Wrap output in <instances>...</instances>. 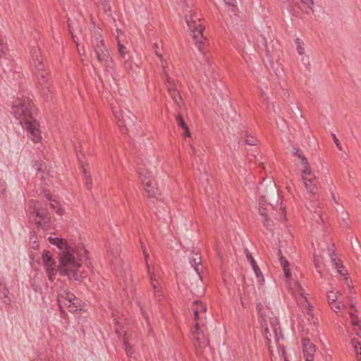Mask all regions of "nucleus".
<instances>
[{
    "mask_svg": "<svg viewBox=\"0 0 361 361\" xmlns=\"http://www.w3.org/2000/svg\"><path fill=\"white\" fill-rule=\"evenodd\" d=\"M11 113L26 128L28 137L34 142H39L41 140V131L39 123L34 118L36 109L32 101L27 97L18 98L13 102Z\"/></svg>",
    "mask_w": 361,
    "mask_h": 361,
    "instance_id": "obj_1",
    "label": "nucleus"
},
{
    "mask_svg": "<svg viewBox=\"0 0 361 361\" xmlns=\"http://www.w3.org/2000/svg\"><path fill=\"white\" fill-rule=\"evenodd\" d=\"M85 252L82 248L68 257L65 255L59 262V272L61 276H66L70 280L79 281L82 274L78 271L81 267L82 255Z\"/></svg>",
    "mask_w": 361,
    "mask_h": 361,
    "instance_id": "obj_2",
    "label": "nucleus"
},
{
    "mask_svg": "<svg viewBox=\"0 0 361 361\" xmlns=\"http://www.w3.org/2000/svg\"><path fill=\"white\" fill-rule=\"evenodd\" d=\"M30 53L32 63L36 69L35 74L37 76L39 85L42 88V95L44 99L48 100L51 98V91L47 77L48 73L45 69V65L43 63V59L41 56V50L38 47H32Z\"/></svg>",
    "mask_w": 361,
    "mask_h": 361,
    "instance_id": "obj_3",
    "label": "nucleus"
},
{
    "mask_svg": "<svg viewBox=\"0 0 361 361\" xmlns=\"http://www.w3.org/2000/svg\"><path fill=\"white\" fill-rule=\"evenodd\" d=\"M35 221L37 228L47 230L49 228L51 216L47 209L40 202H35L30 216Z\"/></svg>",
    "mask_w": 361,
    "mask_h": 361,
    "instance_id": "obj_4",
    "label": "nucleus"
},
{
    "mask_svg": "<svg viewBox=\"0 0 361 361\" xmlns=\"http://www.w3.org/2000/svg\"><path fill=\"white\" fill-rule=\"evenodd\" d=\"M111 109L119 126L124 127L127 130L134 128L136 117L132 112L127 109L123 111L116 106H112Z\"/></svg>",
    "mask_w": 361,
    "mask_h": 361,
    "instance_id": "obj_5",
    "label": "nucleus"
},
{
    "mask_svg": "<svg viewBox=\"0 0 361 361\" xmlns=\"http://www.w3.org/2000/svg\"><path fill=\"white\" fill-rule=\"evenodd\" d=\"M185 19L188 27L192 34L194 40L195 41V45L198 50L203 53L202 39L204 38L202 35V27L201 25H197L196 20L200 21V19L196 16L185 15Z\"/></svg>",
    "mask_w": 361,
    "mask_h": 361,
    "instance_id": "obj_6",
    "label": "nucleus"
},
{
    "mask_svg": "<svg viewBox=\"0 0 361 361\" xmlns=\"http://www.w3.org/2000/svg\"><path fill=\"white\" fill-rule=\"evenodd\" d=\"M137 173H139L142 185L148 196L158 200V190L156 187V183L151 179L150 173L142 167L138 168Z\"/></svg>",
    "mask_w": 361,
    "mask_h": 361,
    "instance_id": "obj_7",
    "label": "nucleus"
},
{
    "mask_svg": "<svg viewBox=\"0 0 361 361\" xmlns=\"http://www.w3.org/2000/svg\"><path fill=\"white\" fill-rule=\"evenodd\" d=\"M49 243L52 245H55L59 250V262L65 255L68 257V256L79 252V249H76L75 247L68 244L66 240L59 237H49L48 238Z\"/></svg>",
    "mask_w": 361,
    "mask_h": 361,
    "instance_id": "obj_8",
    "label": "nucleus"
},
{
    "mask_svg": "<svg viewBox=\"0 0 361 361\" xmlns=\"http://www.w3.org/2000/svg\"><path fill=\"white\" fill-rule=\"evenodd\" d=\"M42 260L49 280L52 282L56 274L59 272V265L56 266V262L53 259L52 255L49 250L44 251L42 254Z\"/></svg>",
    "mask_w": 361,
    "mask_h": 361,
    "instance_id": "obj_9",
    "label": "nucleus"
},
{
    "mask_svg": "<svg viewBox=\"0 0 361 361\" xmlns=\"http://www.w3.org/2000/svg\"><path fill=\"white\" fill-rule=\"evenodd\" d=\"M94 54L99 62L106 67H111L113 63L112 58L109 50L104 46L103 42H97L94 48Z\"/></svg>",
    "mask_w": 361,
    "mask_h": 361,
    "instance_id": "obj_10",
    "label": "nucleus"
},
{
    "mask_svg": "<svg viewBox=\"0 0 361 361\" xmlns=\"http://www.w3.org/2000/svg\"><path fill=\"white\" fill-rule=\"evenodd\" d=\"M144 254L145 255V260H147L148 255L146 253L145 250H144ZM146 264L147 267V274L149 277L151 286L154 290V296L156 298H160L161 296V293L159 290V283L155 276V274L154 272L153 269L150 267L147 261H146Z\"/></svg>",
    "mask_w": 361,
    "mask_h": 361,
    "instance_id": "obj_11",
    "label": "nucleus"
},
{
    "mask_svg": "<svg viewBox=\"0 0 361 361\" xmlns=\"http://www.w3.org/2000/svg\"><path fill=\"white\" fill-rule=\"evenodd\" d=\"M302 345L304 356L306 357V361H313L314 353L316 351L315 345L311 343L309 338H302Z\"/></svg>",
    "mask_w": 361,
    "mask_h": 361,
    "instance_id": "obj_12",
    "label": "nucleus"
},
{
    "mask_svg": "<svg viewBox=\"0 0 361 361\" xmlns=\"http://www.w3.org/2000/svg\"><path fill=\"white\" fill-rule=\"evenodd\" d=\"M276 255L279 258L281 265L283 267L284 276L287 281L290 280L292 277V274L289 268L290 264L286 259L285 257H283L281 254V250H278L276 252Z\"/></svg>",
    "mask_w": 361,
    "mask_h": 361,
    "instance_id": "obj_13",
    "label": "nucleus"
},
{
    "mask_svg": "<svg viewBox=\"0 0 361 361\" xmlns=\"http://www.w3.org/2000/svg\"><path fill=\"white\" fill-rule=\"evenodd\" d=\"M245 252L246 257H247V260L249 261V262L250 263V264L252 267V269L256 275V277L258 279L261 278V281H259V283L262 284L264 281V279L262 273L260 271L259 267H258L257 262H255V259L253 258V257L252 256V255L249 252V250L247 249H245Z\"/></svg>",
    "mask_w": 361,
    "mask_h": 361,
    "instance_id": "obj_14",
    "label": "nucleus"
},
{
    "mask_svg": "<svg viewBox=\"0 0 361 361\" xmlns=\"http://www.w3.org/2000/svg\"><path fill=\"white\" fill-rule=\"evenodd\" d=\"M58 298H60L61 301L63 300V302H72V305L75 307L81 306V300L79 298H77L75 295L71 292L64 290L58 295Z\"/></svg>",
    "mask_w": 361,
    "mask_h": 361,
    "instance_id": "obj_15",
    "label": "nucleus"
},
{
    "mask_svg": "<svg viewBox=\"0 0 361 361\" xmlns=\"http://www.w3.org/2000/svg\"><path fill=\"white\" fill-rule=\"evenodd\" d=\"M34 167L37 171V176L41 179V180H46L47 176H49V171L47 169V165L45 162H43L42 161H36Z\"/></svg>",
    "mask_w": 361,
    "mask_h": 361,
    "instance_id": "obj_16",
    "label": "nucleus"
},
{
    "mask_svg": "<svg viewBox=\"0 0 361 361\" xmlns=\"http://www.w3.org/2000/svg\"><path fill=\"white\" fill-rule=\"evenodd\" d=\"M306 190L312 195H315L318 188L315 183L314 178H304L302 179Z\"/></svg>",
    "mask_w": 361,
    "mask_h": 361,
    "instance_id": "obj_17",
    "label": "nucleus"
},
{
    "mask_svg": "<svg viewBox=\"0 0 361 361\" xmlns=\"http://www.w3.org/2000/svg\"><path fill=\"white\" fill-rule=\"evenodd\" d=\"M190 264L192 267H193L195 269V271L197 272L198 274H200V271L198 269V266L201 265V256L199 253H194L191 257L189 258Z\"/></svg>",
    "mask_w": 361,
    "mask_h": 361,
    "instance_id": "obj_18",
    "label": "nucleus"
},
{
    "mask_svg": "<svg viewBox=\"0 0 361 361\" xmlns=\"http://www.w3.org/2000/svg\"><path fill=\"white\" fill-rule=\"evenodd\" d=\"M192 310L194 312V319L196 322L194 329L192 330V334H200V323L199 320L200 319V312H199V308L197 307H192Z\"/></svg>",
    "mask_w": 361,
    "mask_h": 361,
    "instance_id": "obj_19",
    "label": "nucleus"
},
{
    "mask_svg": "<svg viewBox=\"0 0 361 361\" xmlns=\"http://www.w3.org/2000/svg\"><path fill=\"white\" fill-rule=\"evenodd\" d=\"M9 292L5 284L0 282V299L4 300V302L8 305L11 300L9 298Z\"/></svg>",
    "mask_w": 361,
    "mask_h": 361,
    "instance_id": "obj_20",
    "label": "nucleus"
},
{
    "mask_svg": "<svg viewBox=\"0 0 361 361\" xmlns=\"http://www.w3.org/2000/svg\"><path fill=\"white\" fill-rule=\"evenodd\" d=\"M176 121H177L178 125L183 130H184V131H185L184 132L185 136L190 137V133L189 131L188 127L187 124L185 123V122L184 121L183 117L180 114L177 115V116H176Z\"/></svg>",
    "mask_w": 361,
    "mask_h": 361,
    "instance_id": "obj_21",
    "label": "nucleus"
},
{
    "mask_svg": "<svg viewBox=\"0 0 361 361\" xmlns=\"http://www.w3.org/2000/svg\"><path fill=\"white\" fill-rule=\"evenodd\" d=\"M194 343L197 348L198 347L202 350H204L208 345V341L204 338H200V337H195Z\"/></svg>",
    "mask_w": 361,
    "mask_h": 361,
    "instance_id": "obj_22",
    "label": "nucleus"
},
{
    "mask_svg": "<svg viewBox=\"0 0 361 361\" xmlns=\"http://www.w3.org/2000/svg\"><path fill=\"white\" fill-rule=\"evenodd\" d=\"M165 76H166V80H165L166 85L167 87L169 94H173V92H177L173 82L171 80V78L169 77V75L166 73H165Z\"/></svg>",
    "mask_w": 361,
    "mask_h": 361,
    "instance_id": "obj_23",
    "label": "nucleus"
},
{
    "mask_svg": "<svg viewBox=\"0 0 361 361\" xmlns=\"http://www.w3.org/2000/svg\"><path fill=\"white\" fill-rule=\"evenodd\" d=\"M118 52H119L120 56L126 61H127L129 59L130 56H129V55L126 52V47L123 44H121L120 42H118Z\"/></svg>",
    "mask_w": 361,
    "mask_h": 361,
    "instance_id": "obj_24",
    "label": "nucleus"
},
{
    "mask_svg": "<svg viewBox=\"0 0 361 361\" xmlns=\"http://www.w3.org/2000/svg\"><path fill=\"white\" fill-rule=\"evenodd\" d=\"M49 206L58 214L61 215L63 213V209L59 206V202L56 200H53L51 202H50Z\"/></svg>",
    "mask_w": 361,
    "mask_h": 361,
    "instance_id": "obj_25",
    "label": "nucleus"
},
{
    "mask_svg": "<svg viewBox=\"0 0 361 361\" xmlns=\"http://www.w3.org/2000/svg\"><path fill=\"white\" fill-rule=\"evenodd\" d=\"M81 168L82 169V171L84 173L85 185L87 186V188H90L91 185H92L90 175L87 173L86 169L85 168V166L82 164L81 166Z\"/></svg>",
    "mask_w": 361,
    "mask_h": 361,
    "instance_id": "obj_26",
    "label": "nucleus"
},
{
    "mask_svg": "<svg viewBox=\"0 0 361 361\" xmlns=\"http://www.w3.org/2000/svg\"><path fill=\"white\" fill-rule=\"evenodd\" d=\"M327 299H328V302L330 305H332V304H334V303H336V302H338V298H337V293L331 291L327 295Z\"/></svg>",
    "mask_w": 361,
    "mask_h": 361,
    "instance_id": "obj_27",
    "label": "nucleus"
},
{
    "mask_svg": "<svg viewBox=\"0 0 361 361\" xmlns=\"http://www.w3.org/2000/svg\"><path fill=\"white\" fill-rule=\"evenodd\" d=\"M197 307L199 308V312L200 313L206 312H207V308L206 305L202 303L199 300L194 301L192 307Z\"/></svg>",
    "mask_w": 361,
    "mask_h": 361,
    "instance_id": "obj_28",
    "label": "nucleus"
},
{
    "mask_svg": "<svg viewBox=\"0 0 361 361\" xmlns=\"http://www.w3.org/2000/svg\"><path fill=\"white\" fill-rule=\"evenodd\" d=\"M350 317L352 319V323L353 325L358 326L357 330V335L359 337H361V326L359 325L358 322L357 321L356 315L354 313L350 314Z\"/></svg>",
    "mask_w": 361,
    "mask_h": 361,
    "instance_id": "obj_29",
    "label": "nucleus"
},
{
    "mask_svg": "<svg viewBox=\"0 0 361 361\" xmlns=\"http://www.w3.org/2000/svg\"><path fill=\"white\" fill-rule=\"evenodd\" d=\"M352 345L357 353L361 356V342L355 338L352 339Z\"/></svg>",
    "mask_w": 361,
    "mask_h": 361,
    "instance_id": "obj_30",
    "label": "nucleus"
},
{
    "mask_svg": "<svg viewBox=\"0 0 361 361\" xmlns=\"http://www.w3.org/2000/svg\"><path fill=\"white\" fill-rule=\"evenodd\" d=\"M7 51V47L4 43V39L2 36L0 35V59H1L4 56H6Z\"/></svg>",
    "mask_w": 361,
    "mask_h": 361,
    "instance_id": "obj_31",
    "label": "nucleus"
},
{
    "mask_svg": "<svg viewBox=\"0 0 361 361\" xmlns=\"http://www.w3.org/2000/svg\"><path fill=\"white\" fill-rule=\"evenodd\" d=\"M173 102L178 105H180V102L182 101V97L178 92H173L169 94Z\"/></svg>",
    "mask_w": 361,
    "mask_h": 361,
    "instance_id": "obj_32",
    "label": "nucleus"
},
{
    "mask_svg": "<svg viewBox=\"0 0 361 361\" xmlns=\"http://www.w3.org/2000/svg\"><path fill=\"white\" fill-rule=\"evenodd\" d=\"M32 288L35 293H39L40 294L43 293L42 286L40 283L36 281V279H34V282L32 284Z\"/></svg>",
    "mask_w": 361,
    "mask_h": 361,
    "instance_id": "obj_33",
    "label": "nucleus"
},
{
    "mask_svg": "<svg viewBox=\"0 0 361 361\" xmlns=\"http://www.w3.org/2000/svg\"><path fill=\"white\" fill-rule=\"evenodd\" d=\"M123 345L124 346L126 354L128 356H131L133 354L134 350L133 348L128 343L126 339H124Z\"/></svg>",
    "mask_w": 361,
    "mask_h": 361,
    "instance_id": "obj_34",
    "label": "nucleus"
},
{
    "mask_svg": "<svg viewBox=\"0 0 361 361\" xmlns=\"http://www.w3.org/2000/svg\"><path fill=\"white\" fill-rule=\"evenodd\" d=\"M304 169L302 171V179L304 178H307V176L312 175V171L310 168V165L303 166Z\"/></svg>",
    "mask_w": 361,
    "mask_h": 361,
    "instance_id": "obj_35",
    "label": "nucleus"
},
{
    "mask_svg": "<svg viewBox=\"0 0 361 361\" xmlns=\"http://www.w3.org/2000/svg\"><path fill=\"white\" fill-rule=\"evenodd\" d=\"M330 257L331 259V262L334 264L336 269L344 268V267L342 264H340V259L336 258L335 255Z\"/></svg>",
    "mask_w": 361,
    "mask_h": 361,
    "instance_id": "obj_36",
    "label": "nucleus"
},
{
    "mask_svg": "<svg viewBox=\"0 0 361 361\" xmlns=\"http://www.w3.org/2000/svg\"><path fill=\"white\" fill-rule=\"evenodd\" d=\"M63 302H64L65 306L68 309V310L71 312H75L76 311L78 310V308L80 307H75L73 305H72V302H68L66 301Z\"/></svg>",
    "mask_w": 361,
    "mask_h": 361,
    "instance_id": "obj_37",
    "label": "nucleus"
},
{
    "mask_svg": "<svg viewBox=\"0 0 361 361\" xmlns=\"http://www.w3.org/2000/svg\"><path fill=\"white\" fill-rule=\"evenodd\" d=\"M6 183L0 179V195L2 196L6 195Z\"/></svg>",
    "mask_w": 361,
    "mask_h": 361,
    "instance_id": "obj_38",
    "label": "nucleus"
},
{
    "mask_svg": "<svg viewBox=\"0 0 361 361\" xmlns=\"http://www.w3.org/2000/svg\"><path fill=\"white\" fill-rule=\"evenodd\" d=\"M343 306L344 305L342 303V302H336V303L332 304L331 307L334 312H337V310L341 309V307Z\"/></svg>",
    "mask_w": 361,
    "mask_h": 361,
    "instance_id": "obj_39",
    "label": "nucleus"
},
{
    "mask_svg": "<svg viewBox=\"0 0 361 361\" xmlns=\"http://www.w3.org/2000/svg\"><path fill=\"white\" fill-rule=\"evenodd\" d=\"M264 39V47H265V51H266V54H267V56L270 59V58H272V51H271L269 49V48L268 47V45L267 44V42ZM269 61L271 62V59H269Z\"/></svg>",
    "mask_w": 361,
    "mask_h": 361,
    "instance_id": "obj_40",
    "label": "nucleus"
},
{
    "mask_svg": "<svg viewBox=\"0 0 361 361\" xmlns=\"http://www.w3.org/2000/svg\"><path fill=\"white\" fill-rule=\"evenodd\" d=\"M298 158L300 159L301 164L302 166L308 165V164H309L308 160L302 154H298Z\"/></svg>",
    "mask_w": 361,
    "mask_h": 361,
    "instance_id": "obj_41",
    "label": "nucleus"
},
{
    "mask_svg": "<svg viewBox=\"0 0 361 361\" xmlns=\"http://www.w3.org/2000/svg\"><path fill=\"white\" fill-rule=\"evenodd\" d=\"M224 1L226 4L232 6V11L234 12L235 10L236 9V7H235L236 1L235 0H224Z\"/></svg>",
    "mask_w": 361,
    "mask_h": 361,
    "instance_id": "obj_42",
    "label": "nucleus"
},
{
    "mask_svg": "<svg viewBox=\"0 0 361 361\" xmlns=\"http://www.w3.org/2000/svg\"><path fill=\"white\" fill-rule=\"evenodd\" d=\"M332 137H333L334 142H335V144H336V147H338V149L339 150H342V146H341L338 139L336 136V135L335 134H332Z\"/></svg>",
    "mask_w": 361,
    "mask_h": 361,
    "instance_id": "obj_43",
    "label": "nucleus"
},
{
    "mask_svg": "<svg viewBox=\"0 0 361 361\" xmlns=\"http://www.w3.org/2000/svg\"><path fill=\"white\" fill-rule=\"evenodd\" d=\"M153 47L157 56L160 59L161 61H162L163 57L162 55L159 53L158 44L157 43H154Z\"/></svg>",
    "mask_w": 361,
    "mask_h": 361,
    "instance_id": "obj_44",
    "label": "nucleus"
},
{
    "mask_svg": "<svg viewBox=\"0 0 361 361\" xmlns=\"http://www.w3.org/2000/svg\"><path fill=\"white\" fill-rule=\"evenodd\" d=\"M57 301H58V305H59V308L60 310V312H61V313L62 314V317H63L66 314V313H65V310L63 309V305L61 304L62 301L61 300L60 298H58Z\"/></svg>",
    "mask_w": 361,
    "mask_h": 361,
    "instance_id": "obj_45",
    "label": "nucleus"
},
{
    "mask_svg": "<svg viewBox=\"0 0 361 361\" xmlns=\"http://www.w3.org/2000/svg\"><path fill=\"white\" fill-rule=\"evenodd\" d=\"M259 212L262 216H266L267 215V209L262 205L259 206Z\"/></svg>",
    "mask_w": 361,
    "mask_h": 361,
    "instance_id": "obj_46",
    "label": "nucleus"
},
{
    "mask_svg": "<svg viewBox=\"0 0 361 361\" xmlns=\"http://www.w3.org/2000/svg\"><path fill=\"white\" fill-rule=\"evenodd\" d=\"M328 253L329 257H332L335 255V250H334V245H332L331 247L328 249Z\"/></svg>",
    "mask_w": 361,
    "mask_h": 361,
    "instance_id": "obj_47",
    "label": "nucleus"
},
{
    "mask_svg": "<svg viewBox=\"0 0 361 361\" xmlns=\"http://www.w3.org/2000/svg\"><path fill=\"white\" fill-rule=\"evenodd\" d=\"M245 142L249 145H255V140L252 137H247L245 140Z\"/></svg>",
    "mask_w": 361,
    "mask_h": 361,
    "instance_id": "obj_48",
    "label": "nucleus"
},
{
    "mask_svg": "<svg viewBox=\"0 0 361 361\" xmlns=\"http://www.w3.org/2000/svg\"><path fill=\"white\" fill-rule=\"evenodd\" d=\"M264 225L267 227V228H269V227L271 225V224H270L271 220L268 218L267 216H264Z\"/></svg>",
    "mask_w": 361,
    "mask_h": 361,
    "instance_id": "obj_49",
    "label": "nucleus"
},
{
    "mask_svg": "<svg viewBox=\"0 0 361 361\" xmlns=\"http://www.w3.org/2000/svg\"><path fill=\"white\" fill-rule=\"evenodd\" d=\"M302 62L306 66V68H307L310 66V61H309L307 57H303L302 59Z\"/></svg>",
    "mask_w": 361,
    "mask_h": 361,
    "instance_id": "obj_50",
    "label": "nucleus"
},
{
    "mask_svg": "<svg viewBox=\"0 0 361 361\" xmlns=\"http://www.w3.org/2000/svg\"><path fill=\"white\" fill-rule=\"evenodd\" d=\"M297 51H298L299 54L302 55V54H304L305 49L302 47V45L300 44V45L297 46Z\"/></svg>",
    "mask_w": 361,
    "mask_h": 361,
    "instance_id": "obj_51",
    "label": "nucleus"
},
{
    "mask_svg": "<svg viewBox=\"0 0 361 361\" xmlns=\"http://www.w3.org/2000/svg\"><path fill=\"white\" fill-rule=\"evenodd\" d=\"M76 152H77L78 159L79 162L82 164L83 154H82V153L80 154L77 149H76Z\"/></svg>",
    "mask_w": 361,
    "mask_h": 361,
    "instance_id": "obj_52",
    "label": "nucleus"
},
{
    "mask_svg": "<svg viewBox=\"0 0 361 361\" xmlns=\"http://www.w3.org/2000/svg\"><path fill=\"white\" fill-rule=\"evenodd\" d=\"M265 202H266L265 197L264 196H262L259 200V205L264 206Z\"/></svg>",
    "mask_w": 361,
    "mask_h": 361,
    "instance_id": "obj_53",
    "label": "nucleus"
},
{
    "mask_svg": "<svg viewBox=\"0 0 361 361\" xmlns=\"http://www.w3.org/2000/svg\"><path fill=\"white\" fill-rule=\"evenodd\" d=\"M298 154H302V153L300 152V151L298 148L294 147L293 148V154L298 157Z\"/></svg>",
    "mask_w": 361,
    "mask_h": 361,
    "instance_id": "obj_54",
    "label": "nucleus"
},
{
    "mask_svg": "<svg viewBox=\"0 0 361 361\" xmlns=\"http://www.w3.org/2000/svg\"><path fill=\"white\" fill-rule=\"evenodd\" d=\"M264 336H266V338H267V340H268V341H270V339H269V335H268V334H269V335H270V334H269V329H268V327H267V326L264 327Z\"/></svg>",
    "mask_w": 361,
    "mask_h": 361,
    "instance_id": "obj_55",
    "label": "nucleus"
},
{
    "mask_svg": "<svg viewBox=\"0 0 361 361\" xmlns=\"http://www.w3.org/2000/svg\"><path fill=\"white\" fill-rule=\"evenodd\" d=\"M343 269L344 268H339V269H337L338 270V272L342 275V276H345L347 273H346V271H343Z\"/></svg>",
    "mask_w": 361,
    "mask_h": 361,
    "instance_id": "obj_56",
    "label": "nucleus"
},
{
    "mask_svg": "<svg viewBox=\"0 0 361 361\" xmlns=\"http://www.w3.org/2000/svg\"><path fill=\"white\" fill-rule=\"evenodd\" d=\"M309 4L307 6V8L312 9V6H314V1L313 0H307Z\"/></svg>",
    "mask_w": 361,
    "mask_h": 361,
    "instance_id": "obj_57",
    "label": "nucleus"
},
{
    "mask_svg": "<svg viewBox=\"0 0 361 361\" xmlns=\"http://www.w3.org/2000/svg\"><path fill=\"white\" fill-rule=\"evenodd\" d=\"M161 212L160 211H158V212H157V216L159 219H163L164 220H166V216H161Z\"/></svg>",
    "mask_w": 361,
    "mask_h": 361,
    "instance_id": "obj_58",
    "label": "nucleus"
},
{
    "mask_svg": "<svg viewBox=\"0 0 361 361\" xmlns=\"http://www.w3.org/2000/svg\"><path fill=\"white\" fill-rule=\"evenodd\" d=\"M68 25L71 33L73 35V32L71 22L70 19H68Z\"/></svg>",
    "mask_w": 361,
    "mask_h": 361,
    "instance_id": "obj_59",
    "label": "nucleus"
},
{
    "mask_svg": "<svg viewBox=\"0 0 361 361\" xmlns=\"http://www.w3.org/2000/svg\"><path fill=\"white\" fill-rule=\"evenodd\" d=\"M281 218L283 220L286 219V213L284 212V209H282V212H281Z\"/></svg>",
    "mask_w": 361,
    "mask_h": 361,
    "instance_id": "obj_60",
    "label": "nucleus"
},
{
    "mask_svg": "<svg viewBox=\"0 0 361 361\" xmlns=\"http://www.w3.org/2000/svg\"><path fill=\"white\" fill-rule=\"evenodd\" d=\"M257 309L259 310V314L262 315L261 309L262 307V305L261 304H257Z\"/></svg>",
    "mask_w": 361,
    "mask_h": 361,
    "instance_id": "obj_61",
    "label": "nucleus"
},
{
    "mask_svg": "<svg viewBox=\"0 0 361 361\" xmlns=\"http://www.w3.org/2000/svg\"><path fill=\"white\" fill-rule=\"evenodd\" d=\"M295 43H296L297 46H298V45H300L302 44V42H301V40L299 38H297L295 39Z\"/></svg>",
    "mask_w": 361,
    "mask_h": 361,
    "instance_id": "obj_62",
    "label": "nucleus"
},
{
    "mask_svg": "<svg viewBox=\"0 0 361 361\" xmlns=\"http://www.w3.org/2000/svg\"><path fill=\"white\" fill-rule=\"evenodd\" d=\"M116 269L117 274H119L122 276V270L118 269V267H116Z\"/></svg>",
    "mask_w": 361,
    "mask_h": 361,
    "instance_id": "obj_63",
    "label": "nucleus"
},
{
    "mask_svg": "<svg viewBox=\"0 0 361 361\" xmlns=\"http://www.w3.org/2000/svg\"><path fill=\"white\" fill-rule=\"evenodd\" d=\"M52 289V288H49V286L47 283H46V290L47 293H50V290Z\"/></svg>",
    "mask_w": 361,
    "mask_h": 361,
    "instance_id": "obj_64",
    "label": "nucleus"
}]
</instances>
